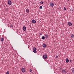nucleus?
Segmentation results:
<instances>
[{
  "mask_svg": "<svg viewBox=\"0 0 74 74\" xmlns=\"http://www.w3.org/2000/svg\"><path fill=\"white\" fill-rule=\"evenodd\" d=\"M33 52H34V53H37V51H36V50H37V49H36V47H34L33 48Z\"/></svg>",
  "mask_w": 74,
  "mask_h": 74,
  "instance_id": "obj_1",
  "label": "nucleus"
},
{
  "mask_svg": "<svg viewBox=\"0 0 74 74\" xmlns=\"http://www.w3.org/2000/svg\"><path fill=\"white\" fill-rule=\"evenodd\" d=\"M50 5L51 7H53L54 6V4L53 3L51 2L50 3Z\"/></svg>",
  "mask_w": 74,
  "mask_h": 74,
  "instance_id": "obj_2",
  "label": "nucleus"
},
{
  "mask_svg": "<svg viewBox=\"0 0 74 74\" xmlns=\"http://www.w3.org/2000/svg\"><path fill=\"white\" fill-rule=\"evenodd\" d=\"M8 3L9 5H11V1H8Z\"/></svg>",
  "mask_w": 74,
  "mask_h": 74,
  "instance_id": "obj_3",
  "label": "nucleus"
},
{
  "mask_svg": "<svg viewBox=\"0 0 74 74\" xmlns=\"http://www.w3.org/2000/svg\"><path fill=\"white\" fill-rule=\"evenodd\" d=\"M45 35V38H47L48 37V35L47 34H44Z\"/></svg>",
  "mask_w": 74,
  "mask_h": 74,
  "instance_id": "obj_4",
  "label": "nucleus"
},
{
  "mask_svg": "<svg viewBox=\"0 0 74 74\" xmlns=\"http://www.w3.org/2000/svg\"><path fill=\"white\" fill-rule=\"evenodd\" d=\"M43 57L45 59H46L47 58V55H44L43 56Z\"/></svg>",
  "mask_w": 74,
  "mask_h": 74,
  "instance_id": "obj_5",
  "label": "nucleus"
},
{
  "mask_svg": "<svg viewBox=\"0 0 74 74\" xmlns=\"http://www.w3.org/2000/svg\"><path fill=\"white\" fill-rule=\"evenodd\" d=\"M21 71L22 72H23V73H24L25 71V69L24 68H23L22 69Z\"/></svg>",
  "mask_w": 74,
  "mask_h": 74,
  "instance_id": "obj_6",
  "label": "nucleus"
},
{
  "mask_svg": "<svg viewBox=\"0 0 74 74\" xmlns=\"http://www.w3.org/2000/svg\"><path fill=\"white\" fill-rule=\"evenodd\" d=\"M23 30L24 31H26V27L24 26L23 27Z\"/></svg>",
  "mask_w": 74,
  "mask_h": 74,
  "instance_id": "obj_7",
  "label": "nucleus"
},
{
  "mask_svg": "<svg viewBox=\"0 0 74 74\" xmlns=\"http://www.w3.org/2000/svg\"><path fill=\"white\" fill-rule=\"evenodd\" d=\"M32 23H36V20H33L32 21Z\"/></svg>",
  "mask_w": 74,
  "mask_h": 74,
  "instance_id": "obj_8",
  "label": "nucleus"
},
{
  "mask_svg": "<svg viewBox=\"0 0 74 74\" xmlns=\"http://www.w3.org/2000/svg\"><path fill=\"white\" fill-rule=\"evenodd\" d=\"M68 25H69V26H71L72 25V23H71V22H68Z\"/></svg>",
  "mask_w": 74,
  "mask_h": 74,
  "instance_id": "obj_9",
  "label": "nucleus"
},
{
  "mask_svg": "<svg viewBox=\"0 0 74 74\" xmlns=\"http://www.w3.org/2000/svg\"><path fill=\"white\" fill-rule=\"evenodd\" d=\"M26 12L27 14H28V13L29 12V9H26Z\"/></svg>",
  "mask_w": 74,
  "mask_h": 74,
  "instance_id": "obj_10",
  "label": "nucleus"
},
{
  "mask_svg": "<svg viewBox=\"0 0 74 74\" xmlns=\"http://www.w3.org/2000/svg\"><path fill=\"white\" fill-rule=\"evenodd\" d=\"M43 47H44V48H45L46 47H47V44H43Z\"/></svg>",
  "mask_w": 74,
  "mask_h": 74,
  "instance_id": "obj_11",
  "label": "nucleus"
},
{
  "mask_svg": "<svg viewBox=\"0 0 74 74\" xmlns=\"http://www.w3.org/2000/svg\"><path fill=\"white\" fill-rule=\"evenodd\" d=\"M66 63H69V60L68 59H66Z\"/></svg>",
  "mask_w": 74,
  "mask_h": 74,
  "instance_id": "obj_12",
  "label": "nucleus"
},
{
  "mask_svg": "<svg viewBox=\"0 0 74 74\" xmlns=\"http://www.w3.org/2000/svg\"><path fill=\"white\" fill-rule=\"evenodd\" d=\"M1 41L2 42H3V41H4V38H1Z\"/></svg>",
  "mask_w": 74,
  "mask_h": 74,
  "instance_id": "obj_13",
  "label": "nucleus"
},
{
  "mask_svg": "<svg viewBox=\"0 0 74 74\" xmlns=\"http://www.w3.org/2000/svg\"><path fill=\"white\" fill-rule=\"evenodd\" d=\"M65 72V69H63L62 70V72L64 73Z\"/></svg>",
  "mask_w": 74,
  "mask_h": 74,
  "instance_id": "obj_14",
  "label": "nucleus"
},
{
  "mask_svg": "<svg viewBox=\"0 0 74 74\" xmlns=\"http://www.w3.org/2000/svg\"><path fill=\"white\" fill-rule=\"evenodd\" d=\"M40 3L41 4H44V2L43 1H41L40 2Z\"/></svg>",
  "mask_w": 74,
  "mask_h": 74,
  "instance_id": "obj_15",
  "label": "nucleus"
},
{
  "mask_svg": "<svg viewBox=\"0 0 74 74\" xmlns=\"http://www.w3.org/2000/svg\"><path fill=\"white\" fill-rule=\"evenodd\" d=\"M42 38L43 40H44V39H45V37H44V36H42Z\"/></svg>",
  "mask_w": 74,
  "mask_h": 74,
  "instance_id": "obj_16",
  "label": "nucleus"
},
{
  "mask_svg": "<svg viewBox=\"0 0 74 74\" xmlns=\"http://www.w3.org/2000/svg\"><path fill=\"white\" fill-rule=\"evenodd\" d=\"M72 72L74 73V68H73L72 69Z\"/></svg>",
  "mask_w": 74,
  "mask_h": 74,
  "instance_id": "obj_17",
  "label": "nucleus"
},
{
  "mask_svg": "<svg viewBox=\"0 0 74 74\" xmlns=\"http://www.w3.org/2000/svg\"><path fill=\"white\" fill-rule=\"evenodd\" d=\"M71 37H72V38H73L74 37V35L73 34H72L71 35Z\"/></svg>",
  "mask_w": 74,
  "mask_h": 74,
  "instance_id": "obj_18",
  "label": "nucleus"
},
{
  "mask_svg": "<svg viewBox=\"0 0 74 74\" xmlns=\"http://www.w3.org/2000/svg\"><path fill=\"white\" fill-rule=\"evenodd\" d=\"M10 74V72L9 71H7L6 73V74Z\"/></svg>",
  "mask_w": 74,
  "mask_h": 74,
  "instance_id": "obj_19",
  "label": "nucleus"
},
{
  "mask_svg": "<svg viewBox=\"0 0 74 74\" xmlns=\"http://www.w3.org/2000/svg\"><path fill=\"white\" fill-rule=\"evenodd\" d=\"M40 9H42V6H40Z\"/></svg>",
  "mask_w": 74,
  "mask_h": 74,
  "instance_id": "obj_20",
  "label": "nucleus"
},
{
  "mask_svg": "<svg viewBox=\"0 0 74 74\" xmlns=\"http://www.w3.org/2000/svg\"><path fill=\"white\" fill-rule=\"evenodd\" d=\"M13 26H12V25H10V27H12Z\"/></svg>",
  "mask_w": 74,
  "mask_h": 74,
  "instance_id": "obj_21",
  "label": "nucleus"
},
{
  "mask_svg": "<svg viewBox=\"0 0 74 74\" xmlns=\"http://www.w3.org/2000/svg\"><path fill=\"white\" fill-rule=\"evenodd\" d=\"M64 10H66V8H64Z\"/></svg>",
  "mask_w": 74,
  "mask_h": 74,
  "instance_id": "obj_22",
  "label": "nucleus"
},
{
  "mask_svg": "<svg viewBox=\"0 0 74 74\" xmlns=\"http://www.w3.org/2000/svg\"><path fill=\"white\" fill-rule=\"evenodd\" d=\"M32 70L31 69H30L29 70L30 72H32Z\"/></svg>",
  "mask_w": 74,
  "mask_h": 74,
  "instance_id": "obj_23",
  "label": "nucleus"
},
{
  "mask_svg": "<svg viewBox=\"0 0 74 74\" xmlns=\"http://www.w3.org/2000/svg\"><path fill=\"white\" fill-rule=\"evenodd\" d=\"M56 58H59V57H58V56H56Z\"/></svg>",
  "mask_w": 74,
  "mask_h": 74,
  "instance_id": "obj_24",
  "label": "nucleus"
},
{
  "mask_svg": "<svg viewBox=\"0 0 74 74\" xmlns=\"http://www.w3.org/2000/svg\"><path fill=\"white\" fill-rule=\"evenodd\" d=\"M72 61L71 60H70V62H71Z\"/></svg>",
  "mask_w": 74,
  "mask_h": 74,
  "instance_id": "obj_25",
  "label": "nucleus"
},
{
  "mask_svg": "<svg viewBox=\"0 0 74 74\" xmlns=\"http://www.w3.org/2000/svg\"><path fill=\"white\" fill-rule=\"evenodd\" d=\"M40 35H42V33H40Z\"/></svg>",
  "mask_w": 74,
  "mask_h": 74,
  "instance_id": "obj_26",
  "label": "nucleus"
},
{
  "mask_svg": "<svg viewBox=\"0 0 74 74\" xmlns=\"http://www.w3.org/2000/svg\"><path fill=\"white\" fill-rule=\"evenodd\" d=\"M68 1H70V0H67Z\"/></svg>",
  "mask_w": 74,
  "mask_h": 74,
  "instance_id": "obj_27",
  "label": "nucleus"
}]
</instances>
